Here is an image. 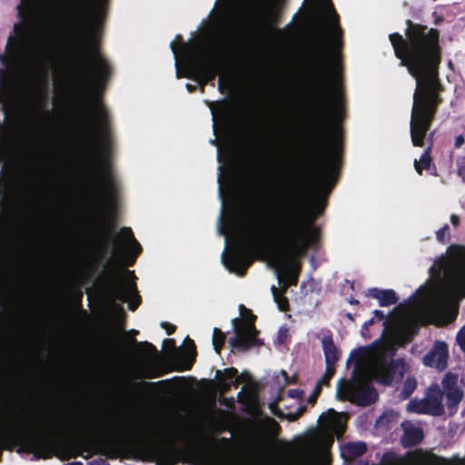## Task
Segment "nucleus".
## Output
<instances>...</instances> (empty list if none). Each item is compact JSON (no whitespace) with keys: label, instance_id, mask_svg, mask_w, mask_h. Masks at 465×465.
Masks as SVG:
<instances>
[{"label":"nucleus","instance_id":"f3484780","mask_svg":"<svg viewBox=\"0 0 465 465\" xmlns=\"http://www.w3.org/2000/svg\"><path fill=\"white\" fill-rule=\"evenodd\" d=\"M210 108L213 122V132L215 135H218L219 126L221 125V129H223L228 120L230 108L227 103L225 102H204Z\"/></svg>","mask_w":465,"mask_h":465},{"label":"nucleus","instance_id":"5701e85b","mask_svg":"<svg viewBox=\"0 0 465 465\" xmlns=\"http://www.w3.org/2000/svg\"><path fill=\"white\" fill-rule=\"evenodd\" d=\"M367 294L376 299L381 306H388L396 302L395 292L391 290L372 288L367 291Z\"/></svg>","mask_w":465,"mask_h":465},{"label":"nucleus","instance_id":"a19ab883","mask_svg":"<svg viewBox=\"0 0 465 465\" xmlns=\"http://www.w3.org/2000/svg\"><path fill=\"white\" fill-rule=\"evenodd\" d=\"M464 143V138L463 136L460 135L458 137H456V140H455V145L457 147H460V145H462Z\"/></svg>","mask_w":465,"mask_h":465},{"label":"nucleus","instance_id":"1a4fd4ad","mask_svg":"<svg viewBox=\"0 0 465 465\" xmlns=\"http://www.w3.org/2000/svg\"><path fill=\"white\" fill-rule=\"evenodd\" d=\"M241 318L232 320L234 337L230 339V344L239 350H247L260 344L256 337L257 331L253 326L254 316L243 306L240 307Z\"/></svg>","mask_w":465,"mask_h":465},{"label":"nucleus","instance_id":"f8f14e48","mask_svg":"<svg viewBox=\"0 0 465 465\" xmlns=\"http://www.w3.org/2000/svg\"><path fill=\"white\" fill-rule=\"evenodd\" d=\"M133 277V272L126 271L125 276L115 280L109 290V295L114 302H127L130 310H134L139 303L136 288L132 282Z\"/></svg>","mask_w":465,"mask_h":465},{"label":"nucleus","instance_id":"f03ea898","mask_svg":"<svg viewBox=\"0 0 465 465\" xmlns=\"http://www.w3.org/2000/svg\"><path fill=\"white\" fill-rule=\"evenodd\" d=\"M460 296H465V247L455 246L450 248L446 257L434 263L426 283L391 321H383V313L374 312L384 327L382 337L351 352L348 361L354 365L352 377L351 381L338 382L337 397L366 406L377 398L371 387L372 379L382 384L401 381L409 368L403 360L393 359L396 347L411 341L420 324L442 325L450 322L455 302Z\"/></svg>","mask_w":465,"mask_h":465},{"label":"nucleus","instance_id":"de8ad7c7","mask_svg":"<svg viewBox=\"0 0 465 465\" xmlns=\"http://www.w3.org/2000/svg\"><path fill=\"white\" fill-rule=\"evenodd\" d=\"M67 465H83V464L81 462L75 461V462L69 463Z\"/></svg>","mask_w":465,"mask_h":465},{"label":"nucleus","instance_id":"bb28decb","mask_svg":"<svg viewBox=\"0 0 465 465\" xmlns=\"http://www.w3.org/2000/svg\"><path fill=\"white\" fill-rule=\"evenodd\" d=\"M269 407H270V410H271L272 414H274L276 416H279V417H282V418H285V419H287L288 420H291V421L295 420L297 418H299L302 414L304 410H305L304 407H300L298 409V411H295V412L282 413L281 411H279L277 409V406H276L275 402L271 403L269 405Z\"/></svg>","mask_w":465,"mask_h":465},{"label":"nucleus","instance_id":"a878e982","mask_svg":"<svg viewBox=\"0 0 465 465\" xmlns=\"http://www.w3.org/2000/svg\"><path fill=\"white\" fill-rule=\"evenodd\" d=\"M407 411L409 412H415L418 414H430V408L427 406L425 398L423 400H412L407 404Z\"/></svg>","mask_w":465,"mask_h":465},{"label":"nucleus","instance_id":"c03bdc74","mask_svg":"<svg viewBox=\"0 0 465 465\" xmlns=\"http://www.w3.org/2000/svg\"><path fill=\"white\" fill-rule=\"evenodd\" d=\"M186 88H187L188 92L191 93V92H193L194 90L195 86L193 84H186Z\"/></svg>","mask_w":465,"mask_h":465},{"label":"nucleus","instance_id":"7ed1b4c3","mask_svg":"<svg viewBox=\"0 0 465 465\" xmlns=\"http://www.w3.org/2000/svg\"><path fill=\"white\" fill-rule=\"evenodd\" d=\"M219 194L222 213L218 232L224 236L225 246L222 254L224 267L239 276L255 258L265 261L274 270L282 287L296 284L300 259L309 248L315 246L318 232L311 223L301 219V195L297 190L282 193L274 204L264 212L242 220L226 205L234 190V178L231 167V152L224 151L217 143Z\"/></svg>","mask_w":465,"mask_h":465},{"label":"nucleus","instance_id":"ea45409f","mask_svg":"<svg viewBox=\"0 0 465 465\" xmlns=\"http://www.w3.org/2000/svg\"><path fill=\"white\" fill-rule=\"evenodd\" d=\"M288 395L292 398V399H300L301 398V395H302V392L299 391V390H290L288 391Z\"/></svg>","mask_w":465,"mask_h":465},{"label":"nucleus","instance_id":"aec40b11","mask_svg":"<svg viewBox=\"0 0 465 465\" xmlns=\"http://www.w3.org/2000/svg\"><path fill=\"white\" fill-rule=\"evenodd\" d=\"M403 436L401 441L405 446L418 444L423 438L422 430L411 421H405L401 424Z\"/></svg>","mask_w":465,"mask_h":465},{"label":"nucleus","instance_id":"f704fd0d","mask_svg":"<svg viewBox=\"0 0 465 465\" xmlns=\"http://www.w3.org/2000/svg\"><path fill=\"white\" fill-rule=\"evenodd\" d=\"M219 89L223 91L224 89L231 88V77L227 74H221L218 81Z\"/></svg>","mask_w":465,"mask_h":465},{"label":"nucleus","instance_id":"2f4dec72","mask_svg":"<svg viewBox=\"0 0 465 465\" xmlns=\"http://www.w3.org/2000/svg\"><path fill=\"white\" fill-rule=\"evenodd\" d=\"M225 336L219 329H213V345L217 353L220 352L222 346L223 345Z\"/></svg>","mask_w":465,"mask_h":465},{"label":"nucleus","instance_id":"2eb2a0df","mask_svg":"<svg viewBox=\"0 0 465 465\" xmlns=\"http://www.w3.org/2000/svg\"><path fill=\"white\" fill-rule=\"evenodd\" d=\"M448 347L443 341H436L431 350L423 357L425 366L443 371L447 367Z\"/></svg>","mask_w":465,"mask_h":465},{"label":"nucleus","instance_id":"e433bc0d","mask_svg":"<svg viewBox=\"0 0 465 465\" xmlns=\"http://www.w3.org/2000/svg\"><path fill=\"white\" fill-rule=\"evenodd\" d=\"M457 342L463 351H465V325L457 334Z\"/></svg>","mask_w":465,"mask_h":465},{"label":"nucleus","instance_id":"4be33fe9","mask_svg":"<svg viewBox=\"0 0 465 465\" xmlns=\"http://www.w3.org/2000/svg\"><path fill=\"white\" fill-rule=\"evenodd\" d=\"M322 347L324 351L326 365H328V373H334V364L338 360V351L332 342V340L325 336L322 340Z\"/></svg>","mask_w":465,"mask_h":465},{"label":"nucleus","instance_id":"49530a36","mask_svg":"<svg viewBox=\"0 0 465 465\" xmlns=\"http://www.w3.org/2000/svg\"><path fill=\"white\" fill-rule=\"evenodd\" d=\"M278 36H282L284 35V30H280L277 32Z\"/></svg>","mask_w":465,"mask_h":465},{"label":"nucleus","instance_id":"a18cd8bd","mask_svg":"<svg viewBox=\"0 0 465 465\" xmlns=\"http://www.w3.org/2000/svg\"><path fill=\"white\" fill-rule=\"evenodd\" d=\"M281 375L282 376V378L286 381L287 380V374L285 371H282L281 372Z\"/></svg>","mask_w":465,"mask_h":465},{"label":"nucleus","instance_id":"393cba45","mask_svg":"<svg viewBox=\"0 0 465 465\" xmlns=\"http://www.w3.org/2000/svg\"><path fill=\"white\" fill-rule=\"evenodd\" d=\"M366 449V445L363 442L348 443L341 447V454L346 460H353L362 455Z\"/></svg>","mask_w":465,"mask_h":465},{"label":"nucleus","instance_id":"b1692460","mask_svg":"<svg viewBox=\"0 0 465 465\" xmlns=\"http://www.w3.org/2000/svg\"><path fill=\"white\" fill-rule=\"evenodd\" d=\"M339 163V145L335 141L332 147L330 149L324 165V178H328V176L331 175L338 165Z\"/></svg>","mask_w":465,"mask_h":465},{"label":"nucleus","instance_id":"9d476101","mask_svg":"<svg viewBox=\"0 0 465 465\" xmlns=\"http://www.w3.org/2000/svg\"><path fill=\"white\" fill-rule=\"evenodd\" d=\"M173 442H167L158 436H149L134 440L133 446L137 456L145 460H156L159 465L168 462L167 453Z\"/></svg>","mask_w":465,"mask_h":465},{"label":"nucleus","instance_id":"79ce46f5","mask_svg":"<svg viewBox=\"0 0 465 465\" xmlns=\"http://www.w3.org/2000/svg\"><path fill=\"white\" fill-rule=\"evenodd\" d=\"M450 222L454 226H457L459 224V217L455 214H452L450 217Z\"/></svg>","mask_w":465,"mask_h":465},{"label":"nucleus","instance_id":"f257e3e1","mask_svg":"<svg viewBox=\"0 0 465 465\" xmlns=\"http://www.w3.org/2000/svg\"><path fill=\"white\" fill-rule=\"evenodd\" d=\"M104 0H20L15 25L0 54V94H48L52 32L66 16L69 94H85L100 85L109 65L97 39Z\"/></svg>","mask_w":465,"mask_h":465},{"label":"nucleus","instance_id":"473e14b6","mask_svg":"<svg viewBox=\"0 0 465 465\" xmlns=\"http://www.w3.org/2000/svg\"><path fill=\"white\" fill-rule=\"evenodd\" d=\"M416 386H417L416 380L412 377L408 378L404 382V386H403V390H402V394H403L404 398H407L408 396H410L416 389Z\"/></svg>","mask_w":465,"mask_h":465},{"label":"nucleus","instance_id":"c756f323","mask_svg":"<svg viewBox=\"0 0 465 465\" xmlns=\"http://www.w3.org/2000/svg\"><path fill=\"white\" fill-rule=\"evenodd\" d=\"M431 159L429 153V151H426L419 160H415L414 167L417 173L420 174L422 173V170L428 169L430 167Z\"/></svg>","mask_w":465,"mask_h":465},{"label":"nucleus","instance_id":"412c9836","mask_svg":"<svg viewBox=\"0 0 465 465\" xmlns=\"http://www.w3.org/2000/svg\"><path fill=\"white\" fill-rule=\"evenodd\" d=\"M260 430L262 434V444L267 445L271 443L278 434L279 425L274 420L265 418L261 422Z\"/></svg>","mask_w":465,"mask_h":465},{"label":"nucleus","instance_id":"20e7f679","mask_svg":"<svg viewBox=\"0 0 465 465\" xmlns=\"http://www.w3.org/2000/svg\"><path fill=\"white\" fill-rule=\"evenodd\" d=\"M303 26L311 34L305 56L310 118L313 132L322 129L327 103L337 116L341 109L340 54L341 29L330 0H305Z\"/></svg>","mask_w":465,"mask_h":465},{"label":"nucleus","instance_id":"9b49d317","mask_svg":"<svg viewBox=\"0 0 465 465\" xmlns=\"http://www.w3.org/2000/svg\"><path fill=\"white\" fill-rule=\"evenodd\" d=\"M145 357L141 361L135 363L131 371L130 376L133 379H153L162 374L160 361L155 348L147 342L142 343Z\"/></svg>","mask_w":465,"mask_h":465},{"label":"nucleus","instance_id":"4468645a","mask_svg":"<svg viewBox=\"0 0 465 465\" xmlns=\"http://www.w3.org/2000/svg\"><path fill=\"white\" fill-rule=\"evenodd\" d=\"M15 134L8 125L0 124V163L1 173H5L11 160L15 147Z\"/></svg>","mask_w":465,"mask_h":465},{"label":"nucleus","instance_id":"cd10ccee","mask_svg":"<svg viewBox=\"0 0 465 465\" xmlns=\"http://www.w3.org/2000/svg\"><path fill=\"white\" fill-rule=\"evenodd\" d=\"M237 370L231 368V369H225L223 371H217V377L221 380H224V385L229 386L231 383H233L234 385L238 384V378H236Z\"/></svg>","mask_w":465,"mask_h":465},{"label":"nucleus","instance_id":"8fccbe9b","mask_svg":"<svg viewBox=\"0 0 465 465\" xmlns=\"http://www.w3.org/2000/svg\"><path fill=\"white\" fill-rule=\"evenodd\" d=\"M165 342H173V341L167 340V341H165Z\"/></svg>","mask_w":465,"mask_h":465},{"label":"nucleus","instance_id":"6e6552de","mask_svg":"<svg viewBox=\"0 0 465 465\" xmlns=\"http://www.w3.org/2000/svg\"><path fill=\"white\" fill-rule=\"evenodd\" d=\"M88 183L104 207L108 212H112L116 205L117 185L111 173L105 167L91 166Z\"/></svg>","mask_w":465,"mask_h":465},{"label":"nucleus","instance_id":"c9c22d12","mask_svg":"<svg viewBox=\"0 0 465 465\" xmlns=\"http://www.w3.org/2000/svg\"><path fill=\"white\" fill-rule=\"evenodd\" d=\"M436 237L440 242H444L449 237V226L444 225L436 232Z\"/></svg>","mask_w":465,"mask_h":465},{"label":"nucleus","instance_id":"ddd939ff","mask_svg":"<svg viewBox=\"0 0 465 465\" xmlns=\"http://www.w3.org/2000/svg\"><path fill=\"white\" fill-rule=\"evenodd\" d=\"M141 250V246L134 239L131 229L123 228L118 234V238L114 241L112 255L125 256L126 259L130 260L129 264H132Z\"/></svg>","mask_w":465,"mask_h":465},{"label":"nucleus","instance_id":"c85d7f7f","mask_svg":"<svg viewBox=\"0 0 465 465\" xmlns=\"http://www.w3.org/2000/svg\"><path fill=\"white\" fill-rule=\"evenodd\" d=\"M398 420V413L390 411L384 412L376 421V425L379 428H386L389 427L391 423L397 422Z\"/></svg>","mask_w":465,"mask_h":465},{"label":"nucleus","instance_id":"72a5a7b5","mask_svg":"<svg viewBox=\"0 0 465 465\" xmlns=\"http://www.w3.org/2000/svg\"><path fill=\"white\" fill-rule=\"evenodd\" d=\"M333 374L334 373H331V375H329V373H328V365H326V371H325L323 377L318 381V385H317V388H316V391H315V394L310 398V401L313 402L315 401V397L319 393L322 385L327 384V382L332 377Z\"/></svg>","mask_w":465,"mask_h":465},{"label":"nucleus","instance_id":"37998d69","mask_svg":"<svg viewBox=\"0 0 465 465\" xmlns=\"http://www.w3.org/2000/svg\"><path fill=\"white\" fill-rule=\"evenodd\" d=\"M163 326L166 327L168 334H171L174 330L173 326L168 325L167 323H163Z\"/></svg>","mask_w":465,"mask_h":465},{"label":"nucleus","instance_id":"dca6fc26","mask_svg":"<svg viewBox=\"0 0 465 465\" xmlns=\"http://www.w3.org/2000/svg\"><path fill=\"white\" fill-rule=\"evenodd\" d=\"M442 387L446 394L448 408H456L463 396V392L458 385L457 376L447 373L442 380Z\"/></svg>","mask_w":465,"mask_h":465},{"label":"nucleus","instance_id":"7c9ffc66","mask_svg":"<svg viewBox=\"0 0 465 465\" xmlns=\"http://www.w3.org/2000/svg\"><path fill=\"white\" fill-rule=\"evenodd\" d=\"M272 292L274 302L277 303L279 310L285 311L288 306L287 299L282 295L280 291L275 286L272 287Z\"/></svg>","mask_w":465,"mask_h":465},{"label":"nucleus","instance_id":"a211bd4d","mask_svg":"<svg viewBox=\"0 0 465 465\" xmlns=\"http://www.w3.org/2000/svg\"><path fill=\"white\" fill-rule=\"evenodd\" d=\"M425 400L431 415H440L443 412V393L439 385L429 387Z\"/></svg>","mask_w":465,"mask_h":465},{"label":"nucleus","instance_id":"58836bf2","mask_svg":"<svg viewBox=\"0 0 465 465\" xmlns=\"http://www.w3.org/2000/svg\"><path fill=\"white\" fill-rule=\"evenodd\" d=\"M374 322V319H371L369 322H366L361 329V335L364 338H370V335L367 333V330L369 325L372 324Z\"/></svg>","mask_w":465,"mask_h":465},{"label":"nucleus","instance_id":"4c0bfd02","mask_svg":"<svg viewBox=\"0 0 465 465\" xmlns=\"http://www.w3.org/2000/svg\"><path fill=\"white\" fill-rule=\"evenodd\" d=\"M324 208V202L323 200H318L314 204V213L315 216L320 214L322 210Z\"/></svg>","mask_w":465,"mask_h":465},{"label":"nucleus","instance_id":"423d86ee","mask_svg":"<svg viewBox=\"0 0 465 465\" xmlns=\"http://www.w3.org/2000/svg\"><path fill=\"white\" fill-rule=\"evenodd\" d=\"M171 43L175 59L178 78H193L201 84L203 92L204 84L213 81L223 66V60L216 51L205 48L198 44L179 45L177 40Z\"/></svg>","mask_w":465,"mask_h":465},{"label":"nucleus","instance_id":"6ab92c4d","mask_svg":"<svg viewBox=\"0 0 465 465\" xmlns=\"http://www.w3.org/2000/svg\"><path fill=\"white\" fill-rule=\"evenodd\" d=\"M16 210V200L8 192L0 194V227L9 221Z\"/></svg>","mask_w":465,"mask_h":465},{"label":"nucleus","instance_id":"09e8293b","mask_svg":"<svg viewBox=\"0 0 465 465\" xmlns=\"http://www.w3.org/2000/svg\"><path fill=\"white\" fill-rule=\"evenodd\" d=\"M143 385H145V386H152V385H153V383L144 382Z\"/></svg>","mask_w":465,"mask_h":465},{"label":"nucleus","instance_id":"0eeeda50","mask_svg":"<svg viewBox=\"0 0 465 465\" xmlns=\"http://www.w3.org/2000/svg\"><path fill=\"white\" fill-rule=\"evenodd\" d=\"M286 0H262L254 13V22L258 29L270 34L279 22ZM246 0H218L215 5V20L217 25L232 33L240 30Z\"/></svg>","mask_w":465,"mask_h":465},{"label":"nucleus","instance_id":"39448f33","mask_svg":"<svg viewBox=\"0 0 465 465\" xmlns=\"http://www.w3.org/2000/svg\"><path fill=\"white\" fill-rule=\"evenodd\" d=\"M396 56L416 79L411 117V136L413 145L422 146L437 106L441 102L442 86L438 77L440 63L439 33L408 21L406 38L400 34L390 35Z\"/></svg>","mask_w":465,"mask_h":465}]
</instances>
